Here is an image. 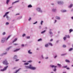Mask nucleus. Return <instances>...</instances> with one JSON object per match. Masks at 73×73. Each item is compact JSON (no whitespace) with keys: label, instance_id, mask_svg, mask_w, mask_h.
<instances>
[{"label":"nucleus","instance_id":"nucleus-1","mask_svg":"<svg viewBox=\"0 0 73 73\" xmlns=\"http://www.w3.org/2000/svg\"><path fill=\"white\" fill-rule=\"evenodd\" d=\"M9 13V12H8L6 13L5 15L3 16V17H4L5 16H6V18H7V19L8 20V19H9V17L7 15H7H8V14Z\"/></svg>","mask_w":73,"mask_h":73},{"label":"nucleus","instance_id":"nucleus-2","mask_svg":"<svg viewBox=\"0 0 73 73\" xmlns=\"http://www.w3.org/2000/svg\"><path fill=\"white\" fill-rule=\"evenodd\" d=\"M3 64L4 65H8V63L7 62V60H6L3 61Z\"/></svg>","mask_w":73,"mask_h":73},{"label":"nucleus","instance_id":"nucleus-3","mask_svg":"<svg viewBox=\"0 0 73 73\" xmlns=\"http://www.w3.org/2000/svg\"><path fill=\"white\" fill-rule=\"evenodd\" d=\"M8 66H7L4 68L3 69L1 70V71H2L3 72L4 71V70H5L7 69V68H8Z\"/></svg>","mask_w":73,"mask_h":73},{"label":"nucleus","instance_id":"nucleus-4","mask_svg":"<svg viewBox=\"0 0 73 73\" xmlns=\"http://www.w3.org/2000/svg\"><path fill=\"white\" fill-rule=\"evenodd\" d=\"M30 69H32V70H35L36 69V68L35 67H33L31 65Z\"/></svg>","mask_w":73,"mask_h":73},{"label":"nucleus","instance_id":"nucleus-5","mask_svg":"<svg viewBox=\"0 0 73 73\" xmlns=\"http://www.w3.org/2000/svg\"><path fill=\"white\" fill-rule=\"evenodd\" d=\"M36 10L38 11L39 12H42V10H41V9L40 8H38Z\"/></svg>","mask_w":73,"mask_h":73},{"label":"nucleus","instance_id":"nucleus-6","mask_svg":"<svg viewBox=\"0 0 73 73\" xmlns=\"http://www.w3.org/2000/svg\"><path fill=\"white\" fill-rule=\"evenodd\" d=\"M5 38H3L1 40V42H2V43H4V42H5Z\"/></svg>","mask_w":73,"mask_h":73},{"label":"nucleus","instance_id":"nucleus-7","mask_svg":"<svg viewBox=\"0 0 73 73\" xmlns=\"http://www.w3.org/2000/svg\"><path fill=\"white\" fill-rule=\"evenodd\" d=\"M14 59H17V56L16 55H15L13 57Z\"/></svg>","mask_w":73,"mask_h":73},{"label":"nucleus","instance_id":"nucleus-8","mask_svg":"<svg viewBox=\"0 0 73 73\" xmlns=\"http://www.w3.org/2000/svg\"><path fill=\"white\" fill-rule=\"evenodd\" d=\"M20 50V48L16 49L14 51V52H17V51H18V50Z\"/></svg>","mask_w":73,"mask_h":73},{"label":"nucleus","instance_id":"nucleus-9","mask_svg":"<svg viewBox=\"0 0 73 73\" xmlns=\"http://www.w3.org/2000/svg\"><path fill=\"white\" fill-rule=\"evenodd\" d=\"M25 68H27V69H28V68H29L30 69V68H31V65L30 66H25Z\"/></svg>","mask_w":73,"mask_h":73},{"label":"nucleus","instance_id":"nucleus-10","mask_svg":"<svg viewBox=\"0 0 73 73\" xmlns=\"http://www.w3.org/2000/svg\"><path fill=\"white\" fill-rule=\"evenodd\" d=\"M28 53H29V54H32V52H31V50H29L28 51Z\"/></svg>","mask_w":73,"mask_h":73},{"label":"nucleus","instance_id":"nucleus-11","mask_svg":"<svg viewBox=\"0 0 73 73\" xmlns=\"http://www.w3.org/2000/svg\"><path fill=\"white\" fill-rule=\"evenodd\" d=\"M48 44H49V45H50V46H53V44L51 42H49L48 43Z\"/></svg>","mask_w":73,"mask_h":73},{"label":"nucleus","instance_id":"nucleus-12","mask_svg":"<svg viewBox=\"0 0 73 73\" xmlns=\"http://www.w3.org/2000/svg\"><path fill=\"white\" fill-rule=\"evenodd\" d=\"M48 46H49V44H46L45 45V47H46V48L48 47Z\"/></svg>","mask_w":73,"mask_h":73},{"label":"nucleus","instance_id":"nucleus-13","mask_svg":"<svg viewBox=\"0 0 73 73\" xmlns=\"http://www.w3.org/2000/svg\"><path fill=\"white\" fill-rule=\"evenodd\" d=\"M51 66L52 67V68H56V67H57V66H54V65H52Z\"/></svg>","mask_w":73,"mask_h":73},{"label":"nucleus","instance_id":"nucleus-14","mask_svg":"<svg viewBox=\"0 0 73 73\" xmlns=\"http://www.w3.org/2000/svg\"><path fill=\"white\" fill-rule=\"evenodd\" d=\"M56 19H58V20H60V17H59L57 16L56 17Z\"/></svg>","mask_w":73,"mask_h":73},{"label":"nucleus","instance_id":"nucleus-15","mask_svg":"<svg viewBox=\"0 0 73 73\" xmlns=\"http://www.w3.org/2000/svg\"><path fill=\"white\" fill-rule=\"evenodd\" d=\"M17 38H15L14 39V40L13 41V42H15V41H17Z\"/></svg>","mask_w":73,"mask_h":73},{"label":"nucleus","instance_id":"nucleus-16","mask_svg":"<svg viewBox=\"0 0 73 73\" xmlns=\"http://www.w3.org/2000/svg\"><path fill=\"white\" fill-rule=\"evenodd\" d=\"M19 1H16L15 2H13L12 3V4L13 5V4H15V3H17L18 2H19Z\"/></svg>","mask_w":73,"mask_h":73},{"label":"nucleus","instance_id":"nucleus-17","mask_svg":"<svg viewBox=\"0 0 73 73\" xmlns=\"http://www.w3.org/2000/svg\"><path fill=\"white\" fill-rule=\"evenodd\" d=\"M46 31V30H44V31L42 32L41 33V34H42V33H45V32Z\"/></svg>","mask_w":73,"mask_h":73},{"label":"nucleus","instance_id":"nucleus-18","mask_svg":"<svg viewBox=\"0 0 73 73\" xmlns=\"http://www.w3.org/2000/svg\"><path fill=\"white\" fill-rule=\"evenodd\" d=\"M28 8H31V7H32V6L31 5H29L28 6Z\"/></svg>","mask_w":73,"mask_h":73},{"label":"nucleus","instance_id":"nucleus-19","mask_svg":"<svg viewBox=\"0 0 73 73\" xmlns=\"http://www.w3.org/2000/svg\"><path fill=\"white\" fill-rule=\"evenodd\" d=\"M65 36L67 38H70V36H69V35H66Z\"/></svg>","mask_w":73,"mask_h":73},{"label":"nucleus","instance_id":"nucleus-20","mask_svg":"<svg viewBox=\"0 0 73 73\" xmlns=\"http://www.w3.org/2000/svg\"><path fill=\"white\" fill-rule=\"evenodd\" d=\"M73 6V4H71L69 6V8H70L72 7Z\"/></svg>","mask_w":73,"mask_h":73},{"label":"nucleus","instance_id":"nucleus-21","mask_svg":"<svg viewBox=\"0 0 73 73\" xmlns=\"http://www.w3.org/2000/svg\"><path fill=\"white\" fill-rule=\"evenodd\" d=\"M57 65L59 67H61V65L60 64H57Z\"/></svg>","mask_w":73,"mask_h":73},{"label":"nucleus","instance_id":"nucleus-22","mask_svg":"<svg viewBox=\"0 0 73 73\" xmlns=\"http://www.w3.org/2000/svg\"><path fill=\"white\" fill-rule=\"evenodd\" d=\"M11 36V35H9L8 36V37L7 38V39H6V40H8V39L9 38V37Z\"/></svg>","mask_w":73,"mask_h":73},{"label":"nucleus","instance_id":"nucleus-23","mask_svg":"<svg viewBox=\"0 0 73 73\" xmlns=\"http://www.w3.org/2000/svg\"><path fill=\"white\" fill-rule=\"evenodd\" d=\"M9 2V0H7L6 3L7 4H8V3Z\"/></svg>","mask_w":73,"mask_h":73},{"label":"nucleus","instance_id":"nucleus-24","mask_svg":"<svg viewBox=\"0 0 73 73\" xmlns=\"http://www.w3.org/2000/svg\"><path fill=\"white\" fill-rule=\"evenodd\" d=\"M58 4H62V2L61 1H59L58 2Z\"/></svg>","mask_w":73,"mask_h":73},{"label":"nucleus","instance_id":"nucleus-25","mask_svg":"<svg viewBox=\"0 0 73 73\" xmlns=\"http://www.w3.org/2000/svg\"><path fill=\"white\" fill-rule=\"evenodd\" d=\"M66 61L67 62H70V61H69V60H66Z\"/></svg>","mask_w":73,"mask_h":73},{"label":"nucleus","instance_id":"nucleus-26","mask_svg":"<svg viewBox=\"0 0 73 73\" xmlns=\"http://www.w3.org/2000/svg\"><path fill=\"white\" fill-rule=\"evenodd\" d=\"M70 33H71L72 31H73V30L72 29H70L69 30Z\"/></svg>","mask_w":73,"mask_h":73},{"label":"nucleus","instance_id":"nucleus-27","mask_svg":"<svg viewBox=\"0 0 73 73\" xmlns=\"http://www.w3.org/2000/svg\"><path fill=\"white\" fill-rule=\"evenodd\" d=\"M20 69H20V68L18 70H17L15 72V73H17V72H19V70H20Z\"/></svg>","mask_w":73,"mask_h":73},{"label":"nucleus","instance_id":"nucleus-28","mask_svg":"<svg viewBox=\"0 0 73 73\" xmlns=\"http://www.w3.org/2000/svg\"><path fill=\"white\" fill-rule=\"evenodd\" d=\"M10 48H11V47H9L7 48V49L6 50H8L9 49H10Z\"/></svg>","mask_w":73,"mask_h":73},{"label":"nucleus","instance_id":"nucleus-29","mask_svg":"<svg viewBox=\"0 0 73 73\" xmlns=\"http://www.w3.org/2000/svg\"><path fill=\"white\" fill-rule=\"evenodd\" d=\"M56 9H52V11L54 12H56Z\"/></svg>","mask_w":73,"mask_h":73},{"label":"nucleus","instance_id":"nucleus-30","mask_svg":"<svg viewBox=\"0 0 73 73\" xmlns=\"http://www.w3.org/2000/svg\"><path fill=\"white\" fill-rule=\"evenodd\" d=\"M42 39H41V38L39 39L38 40V41H42Z\"/></svg>","mask_w":73,"mask_h":73},{"label":"nucleus","instance_id":"nucleus-31","mask_svg":"<svg viewBox=\"0 0 73 73\" xmlns=\"http://www.w3.org/2000/svg\"><path fill=\"white\" fill-rule=\"evenodd\" d=\"M24 65H28L29 64V63H24Z\"/></svg>","mask_w":73,"mask_h":73},{"label":"nucleus","instance_id":"nucleus-32","mask_svg":"<svg viewBox=\"0 0 73 73\" xmlns=\"http://www.w3.org/2000/svg\"><path fill=\"white\" fill-rule=\"evenodd\" d=\"M73 50L72 48H70V49L69 50V51H71V50Z\"/></svg>","mask_w":73,"mask_h":73},{"label":"nucleus","instance_id":"nucleus-33","mask_svg":"<svg viewBox=\"0 0 73 73\" xmlns=\"http://www.w3.org/2000/svg\"><path fill=\"white\" fill-rule=\"evenodd\" d=\"M44 23V21H42L41 22V25H42V23Z\"/></svg>","mask_w":73,"mask_h":73},{"label":"nucleus","instance_id":"nucleus-34","mask_svg":"<svg viewBox=\"0 0 73 73\" xmlns=\"http://www.w3.org/2000/svg\"><path fill=\"white\" fill-rule=\"evenodd\" d=\"M66 37H64L63 38V39H64V40H66Z\"/></svg>","mask_w":73,"mask_h":73},{"label":"nucleus","instance_id":"nucleus-35","mask_svg":"<svg viewBox=\"0 0 73 73\" xmlns=\"http://www.w3.org/2000/svg\"><path fill=\"white\" fill-rule=\"evenodd\" d=\"M63 48H65V47H66V45H63Z\"/></svg>","mask_w":73,"mask_h":73},{"label":"nucleus","instance_id":"nucleus-36","mask_svg":"<svg viewBox=\"0 0 73 73\" xmlns=\"http://www.w3.org/2000/svg\"><path fill=\"white\" fill-rule=\"evenodd\" d=\"M2 35H5V32H3L2 34Z\"/></svg>","mask_w":73,"mask_h":73},{"label":"nucleus","instance_id":"nucleus-37","mask_svg":"<svg viewBox=\"0 0 73 73\" xmlns=\"http://www.w3.org/2000/svg\"><path fill=\"white\" fill-rule=\"evenodd\" d=\"M66 54H61V56H64V55H66Z\"/></svg>","mask_w":73,"mask_h":73},{"label":"nucleus","instance_id":"nucleus-38","mask_svg":"<svg viewBox=\"0 0 73 73\" xmlns=\"http://www.w3.org/2000/svg\"><path fill=\"white\" fill-rule=\"evenodd\" d=\"M27 39L30 38V36H27Z\"/></svg>","mask_w":73,"mask_h":73},{"label":"nucleus","instance_id":"nucleus-39","mask_svg":"<svg viewBox=\"0 0 73 73\" xmlns=\"http://www.w3.org/2000/svg\"><path fill=\"white\" fill-rule=\"evenodd\" d=\"M7 52H5V53H4L3 54H7Z\"/></svg>","mask_w":73,"mask_h":73},{"label":"nucleus","instance_id":"nucleus-40","mask_svg":"<svg viewBox=\"0 0 73 73\" xmlns=\"http://www.w3.org/2000/svg\"><path fill=\"white\" fill-rule=\"evenodd\" d=\"M66 11L65 10H63L62 11V12H66Z\"/></svg>","mask_w":73,"mask_h":73},{"label":"nucleus","instance_id":"nucleus-41","mask_svg":"<svg viewBox=\"0 0 73 73\" xmlns=\"http://www.w3.org/2000/svg\"><path fill=\"white\" fill-rule=\"evenodd\" d=\"M56 71V68H54L53 70V71L54 72H55V71Z\"/></svg>","mask_w":73,"mask_h":73},{"label":"nucleus","instance_id":"nucleus-42","mask_svg":"<svg viewBox=\"0 0 73 73\" xmlns=\"http://www.w3.org/2000/svg\"><path fill=\"white\" fill-rule=\"evenodd\" d=\"M28 62H32V61L29 60Z\"/></svg>","mask_w":73,"mask_h":73},{"label":"nucleus","instance_id":"nucleus-43","mask_svg":"<svg viewBox=\"0 0 73 73\" xmlns=\"http://www.w3.org/2000/svg\"><path fill=\"white\" fill-rule=\"evenodd\" d=\"M25 36V34H23V37H24V36Z\"/></svg>","mask_w":73,"mask_h":73},{"label":"nucleus","instance_id":"nucleus-44","mask_svg":"<svg viewBox=\"0 0 73 73\" xmlns=\"http://www.w3.org/2000/svg\"><path fill=\"white\" fill-rule=\"evenodd\" d=\"M8 24H9V23L7 22L6 23V25H8Z\"/></svg>","mask_w":73,"mask_h":73},{"label":"nucleus","instance_id":"nucleus-45","mask_svg":"<svg viewBox=\"0 0 73 73\" xmlns=\"http://www.w3.org/2000/svg\"><path fill=\"white\" fill-rule=\"evenodd\" d=\"M37 23V21H36L35 23H34L33 24H36Z\"/></svg>","mask_w":73,"mask_h":73},{"label":"nucleus","instance_id":"nucleus-46","mask_svg":"<svg viewBox=\"0 0 73 73\" xmlns=\"http://www.w3.org/2000/svg\"><path fill=\"white\" fill-rule=\"evenodd\" d=\"M31 20V18H29V21H30V20Z\"/></svg>","mask_w":73,"mask_h":73},{"label":"nucleus","instance_id":"nucleus-47","mask_svg":"<svg viewBox=\"0 0 73 73\" xmlns=\"http://www.w3.org/2000/svg\"><path fill=\"white\" fill-rule=\"evenodd\" d=\"M14 45H18V44H17V43H15V44H14Z\"/></svg>","mask_w":73,"mask_h":73},{"label":"nucleus","instance_id":"nucleus-48","mask_svg":"<svg viewBox=\"0 0 73 73\" xmlns=\"http://www.w3.org/2000/svg\"><path fill=\"white\" fill-rule=\"evenodd\" d=\"M19 59H17L15 60V61H19Z\"/></svg>","mask_w":73,"mask_h":73},{"label":"nucleus","instance_id":"nucleus-49","mask_svg":"<svg viewBox=\"0 0 73 73\" xmlns=\"http://www.w3.org/2000/svg\"><path fill=\"white\" fill-rule=\"evenodd\" d=\"M67 67V66H66L63 67V68H66Z\"/></svg>","mask_w":73,"mask_h":73},{"label":"nucleus","instance_id":"nucleus-50","mask_svg":"<svg viewBox=\"0 0 73 73\" xmlns=\"http://www.w3.org/2000/svg\"><path fill=\"white\" fill-rule=\"evenodd\" d=\"M53 41V39H51L50 40V41Z\"/></svg>","mask_w":73,"mask_h":73},{"label":"nucleus","instance_id":"nucleus-51","mask_svg":"<svg viewBox=\"0 0 73 73\" xmlns=\"http://www.w3.org/2000/svg\"><path fill=\"white\" fill-rule=\"evenodd\" d=\"M12 7H9L8 8V9H10V8H11Z\"/></svg>","mask_w":73,"mask_h":73},{"label":"nucleus","instance_id":"nucleus-52","mask_svg":"<svg viewBox=\"0 0 73 73\" xmlns=\"http://www.w3.org/2000/svg\"><path fill=\"white\" fill-rule=\"evenodd\" d=\"M49 33H50V35H51V34H52V32H50Z\"/></svg>","mask_w":73,"mask_h":73},{"label":"nucleus","instance_id":"nucleus-53","mask_svg":"<svg viewBox=\"0 0 73 73\" xmlns=\"http://www.w3.org/2000/svg\"><path fill=\"white\" fill-rule=\"evenodd\" d=\"M66 69H69V68H66Z\"/></svg>","mask_w":73,"mask_h":73},{"label":"nucleus","instance_id":"nucleus-54","mask_svg":"<svg viewBox=\"0 0 73 73\" xmlns=\"http://www.w3.org/2000/svg\"><path fill=\"white\" fill-rule=\"evenodd\" d=\"M48 57H47L46 58H45V59H48Z\"/></svg>","mask_w":73,"mask_h":73},{"label":"nucleus","instance_id":"nucleus-55","mask_svg":"<svg viewBox=\"0 0 73 73\" xmlns=\"http://www.w3.org/2000/svg\"><path fill=\"white\" fill-rule=\"evenodd\" d=\"M57 57V55L55 57H54V58H56Z\"/></svg>","mask_w":73,"mask_h":73},{"label":"nucleus","instance_id":"nucleus-56","mask_svg":"<svg viewBox=\"0 0 73 73\" xmlns=\"http://www.w3.org/2000/svg\"><path fill=\"white\" fill-rule=\"evenodd\" d=\"M24 44H22V46H24Z\"/></svg>","mask_w":73,"mask_h":73},{"label":"nucleus","instance_id":"nucleus-57","mask_svg":"<svg viewBox=\"0 0 73 73\" xmlns=\"http://www.w3.org/2000/svg\"><path fill=\"white\" fill-rule=\"evenodd\" d=\"M20 15V14H17V15Z\"/></svg>","mask_w":73,"mask_h":73},{"label":"nucleus","instance_id":"nucleus-58","mask_svg":"<svg viewBox=\"0 0 73 73\" xmlns=\"http://www.w3.org/2000/svg\"><path fill=\"white\" fill-rule=\"evenodd\" d=\"M56 21H57V20H55V23H56Z\"/></svg>","mask_w":73,"mask_h":73},{"label":"nucleus","instance_id":"nucleus-59","mask_svg":"<svg viewBox=\"0 0 73 73\" xmlns=\"http://www.w3.org/2000/svg\"><path fill=\"white\" fill-rule=\"evenodd\" d=\"M71 18L72 19H73V17H72Z\"/></svg>","mask_w":73,"mask_h":73},{"label":"nucleus","instance_id":"nucleus-60","mask_svg":"<svg viewBox=\"0 0 73 73\" xmlns=\"http://www.w3.org/2000/svg\"><path fill=\"white\" fill-rule=\"evenodd\" d=\"M42 58H43V56H42Z\"/></svg>","mask_w":73,"mask_h":73},{"label":"nucleus","instance_id":"nucleus-61","mask_svg":"<svg viewBox=\"0 0 73 73\" xmlns=\"http://www.w3.org/2000/svg\"><path fill=\"white\" fill-rule=\"evenodd\" d=\"M51 73H53V72H51Z\"/></svg>","mask_w":73,"mask_h":73},{"label":"nucleus","instance_id":"nucleus-62","mask_svg":"<svg viewBox=\"0 0 73 73\" xmlns=\"http://www.w3.org/2000/svg\"><path fill=\"white\" fill-rule=\"evenodd\" d=\"M40 62H39V63H40Z\"/></svg>","mask_w":73,"mask_h":73},{"label":"nucleus","instance_id":"nucleus-63","mask_svg":"<svg viewBox=\"0 0 73 73\" xmlns=\"http://www.w3.org/2000/svg\"><path fill=\"white\" fill-rule=\"evenodd\" d=\"M45 28H46V29H47V27H45Z\"/></svg>","mask_w":73,"mask_h":73},{"label":"nucleus","instance_id":"nucleus-64","mask_svg":"<svg viewBox=\"0 0 73 73\" xmlns=\"http://www.w3.org/2000/svg\"><path fill=\"white\" fill-rule=\"evenodd\" d=\"M72 66H73V65H72Z\"/></svg>","mask_w":73,"mask_h":73}]
</instances>
